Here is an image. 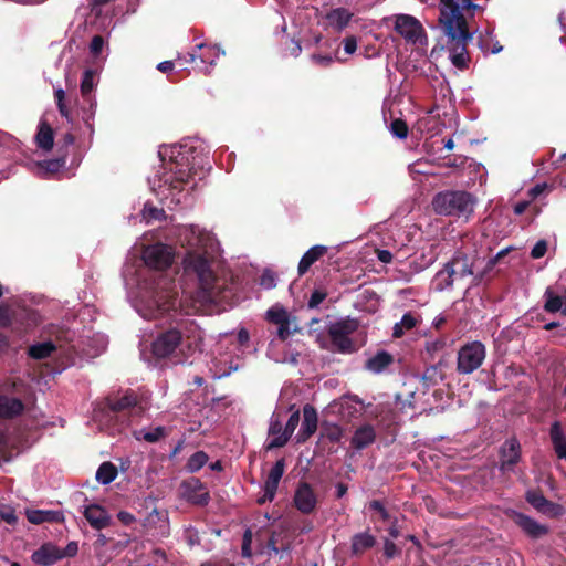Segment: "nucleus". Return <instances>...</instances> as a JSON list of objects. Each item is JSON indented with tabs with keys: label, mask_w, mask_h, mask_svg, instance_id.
I'll use <instances>...</instances> for the list:
<instances>
[{
	"label": "nucleus",
	"mask_w": 566,
	"mask_h": 566,
	"mask_svg": "<svg viewBox=\"0 0 566 566\" xmlns=\"http://www.w3.org/2000/svg\"><path fill=\"white\" fill-rule=\"evenodd\" d=\"M171 285L172 282L160 280L148 300V310L151 318H157L171 311L174 312L172 325L159 333L153 342V354L157 358H166L175 354L184 337L200 338L198 324L181 312H178L180 306L178 292Z\"/></svg>",
	"instance_id": "f257e3e1"
},
{
	"label": "nucleus",
	"mask_w": 566,
	"mask_h": 566,
	"mask_svg": "<svg viewBox=\"0 0 566 566\" xmlns=\"http://www.w3.org/2000/svg\"><path fill=\"white\" fill-rule=\"evenodd\" d=\"M439 22L443 33L448 36L447 45L450 60L459 70L468 69V43L472 39L467 20L460 12L454 0H440Z\"/></svg>",
	"instance_id": "f03ea898"
},
{
	"label": "nucleus",
	"mask_w": 566,
	"mask_h": 566,
	"mask_svg": "<svg viewBox=\"0 0 566 566\" xmlns=\"http://www.w3.org/2000/svg\"><path fill=\"white\" fill-rule=\"evenodd\" d=\"M182 263L185 273L196 274L205 302L218 303L222 300V290L211 268L212 261L209 258L196 251H188Z\"/></svg>",
	"instance_id": "7ed1b4c3"
},
{
	"label": "nucleus",
	"mask_w": 566,
	"mask_h": 566,
	"mask_svg": "<svg viewBox=\"0 0 566 566\" xmlns=\"http://www.w3.org/2000/svg\"><path fill=\"white\" fill-rule=\"evenodd\" d=\"M148 408V402L143 396L132 389L124 391L122 396H107L94 407L95 419H112L123 412L140 417Z\"/></svg>",
	"instance_id": "20e7f679"
},
{
	"label": "nucleus",
	"mask_w": 566,
	"mask_h": 566,
	"mask_svg": "<svg viewBox=\"0 0 566 566\" xmlns=\"http://www.w3.org/2000/svg\"><path fill=\"white\" fill-rule=\"evenodd\" d=\"M167 170L160 176V187L167 186L171 191L184 190L192 179L193 165L189 163V149L179 147L171 151Z\"/></svg>",
	"instance_id": "39448f33"
},
{
	"label": "nucleus",
	"mask_w": 566,
	"mask_h": 566,
	"mask_svg": "<svg viewBox=\"0 0 566 566\" xmlns=\"http://www.w3.org/2000/svg\"><path fill=\"white\" fill-rule=\"evenodd\" d=\"M474 203V197L463 190L441 191L432 199V208L436 213L458 218H468L473 212Z\"/></svg>",
	"instance_id": "423d86ee"
},
{
	"label": "nucleus",
	"mask_w": 566,
	"mask_h": 566,
	"mask_svg": "<svg viewBox=\"0 0 566 566\" xmlns=\"http://www.w3.org/2000/svg\"><path fill=\"white\" fill-rule=\"evenodd\" d=\"M476 275L473 271V260L463 251H457L443 269L436 274L437 290L443 291L453 286L455 280Z\"/></svg>",
	"instance_id": "0eeeda50"
},
{
	"label": "nucleus",
	"mask_w": 566,
	"mask_h": 566,
	"mask_svg": "<svg viewBox=\"0 0 566 566\" xmlns=\"http://www.w3.org/2000/svg\"><path fill=\"white\" fill-rule=\"evenodd\" d=\"M358 328L356 319L346 318L332 323L328 326L327 334L331 338L334 349L340 354H352L356 352V346L350 335Z\"/></svg>",
	"instance_id": "6e6552de"
},
{
	"label": "nucleus",
	"mask_w": 566,
	"mask_h": 566,
	"mask_svg": "<svg viewBox=\"0 0 566 566\" xmlns=\"http://www.w3.org/2000/svg\"><path fill=\"white\" fill-rule=\"evenodd\" d=\"M486 356L483 343L473 340L460 347L457 358V371L460 375H469L479 369Z\"/></svg>",
	"instance_id": "1a4fd4ad"
},
{
	"label": "nucleus",
	"mask_w": 566,
	"mask_h": 566,
	"mask_svg": "<svg viewBox=\"0 0 566 566\" xmlns=\"http://www.w3.org/2000/svg\"><path fill=\"white\" fill-rule=\"evenodd\" d=\"M522 461V446L516 437L506 439L499 448V471L503 474L515 473Z\"/></svg>",
	"instance_id": "9d476101"
},
{
	"label": "nucleus",
	"mask_w": 566,
	"mask_h": 566,
	"mask_svg": "<svg viewBox=\"0 0 566 566\" xmlns=\"http://www.w3.org/2000/svg\"><path fill=\"white\" fill-rule=\"evenodd\" d=\"M143 258L147 266L163 271L171 265L174 253L170 247L157 243L146 248Z\"/></svg>",
	"instance_id": "9b49d317"
},
{
	"label": "nucleus",
	"mask_w": 566,
	"mask_h": 566,
	"mask_svg": "<svg viewBox=\"0 0 566 566\" xmlns=\"http://www.w3.org/2000/svg\"><path fill=\"white\" fill-rule=\"evenodd\" d=\"M182 496L191 504L206 506L210 501V494L206 485L197 478H190L181 483Z\"/></svg>",
	"instance_id": "f8f14e48"
},
{
	"label": "nucleus",
	"mask_w": 566,
	"mask_h": 566,
	"mask_svg": "<svg viewBox=\"0 0 566 566\" xmlns=\"http://www.w3.org/2000/svg\"><path fill=\"white\" fill-rule=\"evenodd\" d=\"M395 31L407 42L416 43L423 33L421 23L412 15L398 14L395 21Z\"/></svg>",
	"instance_id": "ddd939ff"
},
{
	"label": "nucleus",
	"mask_w": 566,
	"mask_h": 566,
	"mask_svg": "<svg viewBox=\"0 0 566 566\" xmlns=\"http://www.w3.org/2000/svg\"><path fill=\"white\" fill-rule=\"evenodd\" d=\"M509 516L528 537L533 539H538L549 533L547 525L539 524L537 521L524 513L511 511Z\"/></svg>",
	"instance_id": "4468645a"
},
{
	"label": "nucleus",
	"mask_w": 566,
	"mask_h": 566,
	"mask_svg": "<svg viewBox=\"0 0 566 566\" xmlns=\"http://www.w3.org/2000/svg\"><path fill=\"white\" fill-rule=\"evenodd\" d=\"M285 470V459L281 458L279 459L272 469L270 470L266 480L264 482L263 491L264 494L262 497L258 500L259 504H264L265 502H271L275 497L277 486L280 483V480L282 479Z\"/></svg>",
	"instance_id": "2eb2a0df"
},
{
	"label": "nucleus",
	"mask_w": 566,
	"mask_h": 566,
	"mask_svg": "<svg viewBox=\"0 0 566 566\" xmlns=\"http://www.w3.org/2000/svg\"><path fill=\"white\" fill-rule=\"evenodd\" d=\"M294 505L303 514H311L317 505V496L307 482H300L294 494Z\"/></svg>",
	"instance_id": "dca6fc26"
},
{
	"label": "nucleus",
	"mask_w": 566,
	"mask_h": 566,
	"mask_svg": "<svg viewBox=\"0 0 566 566\" xmlns=\"http://www.w3.org/2000/svg\"><path fill=\"white\" fill-rule=\"evenodd\" d=\"M94 87V72L92 70H86L83 74V78L81 81V94L82 97L88 103V108L83 109V120L85 122L86 126L93 130V126L91 120L94 118L95 115V103L92 101V91Z\"/></svg>",
	"instance_id": "f3484780"
},
{
	"label": "nucleus",
	"mask_w": 566,
	"mask_h": 566,
	"mask_svg": "<svg viewBox=\"0 0 566 566\" xmlns=\"http://www.w3.org/2000/svg\"><path fill=\"white\" fill-rule=\"evenodd\" d=\"M318 417L316 409L306 403L303 407V421L301 424V429L296 436V440L298 443H304L307 441L317 430Z\"/></svg>",
	"instance_id": "a211bd4d"
},
{
	"label": "nucleus",
	"mask_w": 566,
	"mask_h": 566,
	"mask_svg": "<svg viewBox=\"0 0 566 566\" xmlns=\"http://www.w3.org/2000/svg\"><path fill=\"white\" fill-rule=\"evenodd\" d=\"M196 49H198L200 53L196 51L188 53L189 57L185 60L186 62L195 63L197 60H200L201 63L212 66L216 64L220 54H224V51H221L218 45L212 44L200 43L196 45Z\"/></svg>",
	"instance_id": "6ab92c4d"
},
{
	"label": "nucleus",
	"mask_w": 566,
	"mask_h": 566,
	"mask_svg": "<svg viewBox=\"0 0 566 566\" xmlns=\"http://www.w3.org/2000/svg\"><path fill=\"white\" fill-rule=\"evenodd\" d=\"M83 515L88 524L97 531H101L111 524V515L103 506L98 504H91L85 506Z\"/></svg>",
	"instance_id": "aec40b11"
},
{
	"label": "nucleus",
	"mask_w": 566,
	"mask_h": 566,
	"mask_svg": "<svg viewBox=\"0 0 566 566\" xmlns=\"http://www.w3.org/2000/svg\"><path fill=\"white\" fill-rule=\"evenodd\" d=\"M268 555L277 556L283 566H290L292 563V545L290 542H281L276 538V534L272 533L266 543Z\"/></svg>",
	"instance_id": "412c9836"
},
{
	"label": "nucleus",
	"mask_w": 566,
	"mask_h": 566,
	"mask_svg": "<svg viewBox=\"0 0 566 566\" xmlns=\"http://www.w3.org/2000/svg\"><path fill=\"white\" fill-rule=\"evenodd\" d=\"M549 440L555 455L566 461V434L559 421H554L549 427Z\"/></svg>",
	"instance_id": "4be33fe9"
},
{
	"label": "nucleus",
	"mask_w": 566,
	"mask_h": 566,
	"mask_svg": "<svg viewBox=\"0 0 566 566\" xmlns=\"http://www.w3.org/2000/svg\"><path fill=\"white\" fill-rule=\"evenodd\" d=\"M62 558L61 551L52 544H43L32 554V560L41 566H51Z\"/></svg>",
	"instance_id": "5701e85b"
},
{
	"label": "nucleus",
	"mask_w": 566,
	"mask_h": 566,
	"mask_svg": "<svg viewBox=\"0 0 566 566\" xmlns=\"http://www.w3.org/2000/svg\"><path fill=\"white\" fill-rule=\"evenodd\" d=\"M376 440V431L375 428L369 424H363L358 427L352 439H350V446L356 450H363L370 444H373Z\"/></svg>",
	"instance_id": "b1692460"
},
{
	"label": "nucleus",
	"mask_w": 566,
	"mask_h": 566,
	"mask_svg": "<svg viewBox=\"0 0 566 566\" xmlns=\"http://www.w3.org/2000/svg\"><path fill=\"white\" fill-rule=\"evenodd\" d=\"M394 356L387 350H378L374 356L369 357L364 368L373 374H381L394 364Z\"/></svg>",
	"instance_id": "393cba45"
},
{
	"label": "nucleus",
	"mask_w": 566,
	"mask_h": 566,
	"mask_svg": "<svg viewBox=\"0 0 566 566\" xmlns=\"http://www.w3.org/2000/svg\"><path fill=\"white\" fill-rule=\"evenodd\" d=\"M298 423H300V410H295L290 416V418L284 427L283 434L273 438L266 446V449L271 450V449L284 447L287 443V441L290 440L293 432L295 431Z\"/></svg>",
	"instance_id": "a878e982"
},
{
	"label": "nucleus",
	"mask_w": 566,
	"mask_h": 566,
	"mask_svg": "<svg viewBox=\"0 0 566 566\" xmlns=\"http://www.w3.org/2000/svg\"><path fill=\"white\" fill-rule=\"evenodd\" d=\"M376 537L368 531L356 533L352 537L350 553L353 556L359 557L366 551L376 545Z\"/></svg>",
	"instance_id": "bb28decb"
},
{
	"label": "nucleus",
	"mask_w": 566,
	"mask_h": 566,
	"mask_svg": "<svg viewBox=\"0 0 566 566\" xmlns=\"http://www.w3.org/2000/svg\"><path fill=\"white\" fill-rule=\"evenodd\" d=\"M24 403L21 399L8 396H0V418L13 419L24 411Z\"/></svg>",
	"instance_id": "cd10ccee"
},
{
	"label": "nucleus",
	"mask_w": 566,
	"mask_h": 566,
	"mask_svg": "<svg viewBox=\"0 0 566 566\" xmlns=\"http://www.w3.org/2000/svg\"><path fill=\"white\" fill-rule=\"evenodd\" d=\"M27 518L31 524L61 523L64 521V515L61 511L53 510H28L25 512Z\"/></svg>",
	"instance_id": "c85d7f7f"
},
{
	"label": "nucleus",
	"mask_w": 566,
	"mask_h": 566,
	"mask_svg": "<svg viewBox=\"0 0 566 566\" xmlns=\"http://www.w3.org/2000/svg\"><path fill=\"white\" fill-rule=\"evenodd\" d=\"M326 252L327 248L321 244L314 245L307 250L300 260L297 266L298 276H303L310 270V268Z\"/></svg>",
	"instance_id": "c756f323"
},
{
	"label": "nucleus",
	"mask_w": 566,
	"mask_h": 566,
	"mask_svg": "<svg viewBox=\"0 0 566 566\" xmlns=\"http://www.w3.org/2000/svg\"><path fill=\"white\" fill-rule=\"evenodd\" d=\"M353 15L354 14L348 9L339 7L328 11L325 19L328 21L331 27L342 31L349 24Z\"/></svg>",
	"instance_id": "7c9ffc66"
},
{
	"label": "nucleus",
	"mask_w": 566,
	"mask_h": 566,
	"mask_svg": "<svg viewBox=\"0 0 566 566\" xmlns=\"http://www.w3.org/2000/svg\"><path fill=\"white\" fill-rule=\"evenodd\" d=\"M525 500L541 513H552L557 507L555 503L544 496L541 490H528L525 493Z\"/></svg>",
	"instance_id": "2f4dec72"
},
{
	"label": "nucleus",
	"mask_w": 566,
	"mask_h": 566,
	"mask_svg": "<svg viewBox=\"0 0 566 566\" xmlns=\"http://www.w3.org/2000/svg\"><path fill=\"white\" fill-rule=\"evenodd\" d=\"M35 143L42 150H51L54 145V132L46 120H41L35 135Z\"/></svg>",
	"instance_id": "473e14b6"
},
{
	"label": "nucleus",
	"mask_w": 566,
	"mask_h": 566,
	"mask_svg": "<svg viewBox=\"0 0 566 566\" xmlns=\"http://www.w3.org/2000/svg\"><path fill=\"white\" fill-rule=\"evenodd\" d=\"M446 347L447 340L444 337L427 340L422 352L423 360L433 363L437 357L447 353Z\"/></svg>",
	"instance_id": "72a5a7b5"
},
{
	"label": "nucleus",
	"mask_w": 566,
	"mask_h": 566,
	"mask_svg": "<svg viewBox=\"0 0 566 566\" xmlns=\"http://www.w3.org/2000/svg\"><path fill=\"white\" fill-rule=\"evenodd\" d=\"M56 349L53 342H43L31 345L28 349V355L36 360L45 359L50 357Z\"/></svg>",
	"instance_id": "f704fd0d"
},
{
	"label": "nucleus",
	"mask_w": 566,
	"mask_h": 566,
	"mask_svg": "<svg viewBox=\"0 0 566 566\" xmlns=\"http://www.w3.org/2000/svg\"><path fill=\"white\" fill-rule=\"evenodd\" d=\"M118 471L114 463L111 461L103 462L96 471V480L106 485L112 483L117 478Z\"/></svg>",
	"instance_id": "c9c22d12"
},
{
	"label": "nucleus",
	"mask_w": 566,
	"mask_h": 566,
	"mask_svg": "<svg viewBox=\"0 0 566 566\" xmlns=\"http://www.w3.org/2000/svg\"><path fill=\"white\" fill-rule=\"evenodd\" d=\"M510 250H511V248L502 249L494 256L489 259L483 271H481V272L476 273V275H474V277L471 282V285H473V286L479 285L483 281L485 274L488 272H490L491 270H493V268L510 252Z\"/></svg>",
	"instance_id": "e433bc0d"
},
{
	"label": "nucleus",
	"mask_w": 566,
	"mask_h": 566,
	"mask_svg": "<svg viewBox=\"0 0 566 566\" xmlns=\"http://www.w3.org/2000/svg\"><path fill=\"white\" fill-rule=\"evenodd\" d=\"M446 375L442 370H438L437 366H428L421 377L422 385L427 388L437 386L439 382L443 381Z\"/></svg>",
	"instance_id": "4c0bfd02"
},
{
	"label": "nucleus",
	"mask_w": 566,
	"mask_h": 566,
	"mask_svg": "<svg viewBox=\"0 0 566 566\" xmlns=\"http://www.w3.org/2000/svg\"><path fill=\"white\" fill-rule=\"evenodd\" d=\"M344 432L342 427L335 423L324 422L321 428V438L327 439L333 443H337L343 438Z\"/></svg>",
	"instance_id": "58836bf2"
},
{
	"label": "nucleus",
	"mask_w": 566,
	"mask_h": 566,
	"mask_svg": "<svg viewBox=\"0 0 566 566\" xmlns=\"http://www.w3.org/2000/svg\"><path fill=\"white\" fill-rule=\"evenodd\" d=\"M209 460L208 454L205 451L195 452L187 461L186 469L190 473L199 471Z\"/></svg>",
	"instance_id": "ea45409f"
},
{
	"label": "nucleus",
	"mask_w": 566,
	"mask_h": 566,
	"mask_svg": "<svg viewBox=\"0 0 566 566\" xmlns=\"http://www.w3.org/2000/svg\"><path fill=\"white\" fill-rule=\"evenodd\" d=\"M54 97H55L56 106H57V109H59L61 116L66 118L67 120H71V109L66 105L64 90H62V88L55 90Z\"/></svg>",
	"instance_id": "a19ab883"
},
{
	"label": "nucleus",
	"mask_w": 566,
	"mask_h": 566,
	"mask_svg": "<svg viewBox=\"0 0 566 566\" xmlns=\"http://www.w3.org/2000/svg\"><path fill=\"white\" fill-rule=\"evenodd\" d=\"M266 318L273 324L287 323L290 319L289 313L283 307H272L266 312Z\"/></svg>",
	"instance_id": "79ce46f5"
},
{
	"label": "nucleus",
	"mask_w": 566,
	"mask_h": 566,
	"mask_svg": "<svg viewBox=\"0 0 566 566\" xmlns=\"http://www.w3.org/2000/svg\"><path fill=\"white\" fill-rule=\"evenodd\" d=\"M390 133L399 139L407 138L409 133L407 123L401 118H395L390 123Z\"/></svg>",
	"instance_id": "37998d69"
},
{
	"label": "nucleus",
	"mask_w": 566,
	"mask_h": 566,
	"mask_svg": "<svg viewBox=\"0 0 566 566\" xmlns=\"http://www.w3.org/2000/svg\"><path fill=\"white\" fill-rule=\"evenodd\" d=\"M167 436V430L165 427H156L153 428L143 434V439L147 442L155 443L159 441L160 439L165 438Z\"/></svg>",
	"instance_id": "c03bdc74"
},
{
	"label": "nucleus",
	"mask_w": 566,
	"mask_h": 566,
	"mask_svg": "<svg viewBox=\"0 0 566 566\" xmlns=\"http://www.w3.org/2000/svg\"><path fill=\"white\" fill-rule=\"evenodd\" d=\"M17 312L8 305H0V327H9L15 318Z\"/></svg>",
	"instance_id": "a18cd8bd"
},
{
	"label": "nucleus",
	"mask_w": 566,
	"mask_h": 566,
	"mask_svg": "<svg viewBox=\"0 0 566 566\" xmlns=\"http://www.w3.org/2000/svg\"><path fill=\"white\" fill-rule=\"evenodd\" d=\"M326 297L327 291L325 289H315L310 296L307 307L311 310L317 308Z\"/></svg>",
	"instance_id": "49530a36"
},
{
	"label": "nucleus",
	"mask_w": 566,
	"mask_h": 566,
	"mask_svg": "<svg viewBox=\"0 0 566 566\" xmlns=\"http://www.w3.org/2000/svg\"><path fill=\"white\" fill-rule=\"evenodd\" d=\"M0 520L4 521L9 525H15L18 523L15 510L8 505H0Z\"/></svg>",
	"instance_id": "de8ad7c7"
},
{
	"label": "nucleus",
	"mask_w": 566,
	"mask_h": 566,
	"mask_svg": "<svg viewBox=\"0 0 566 566\" xmlns=\"http://www.w3.org/2000/svg\"><path fill=\"white\" fill-rule=\"evenodd\" d=\"M65 158L64 157H60V158H55V159H49V160H44L43 164H42V167L48 171V172H57L61 168H63L65 166Z\"/></svg>",
	"instance_id": "09e8293b"
},
{
	"label": "nucleus",
	"mask_w": 566,
	"mask_h": 566,
	"mask_svg": "<svg viewBox=\"0 0 566 566\" xmlns=\"http://www.w3.org/2000/svg\"><path fill=\"white\" fill-rule=\"evenodd\" d=\"M251 544H252V531L250 528H248L243 533L242 547H241V554L245 558H250L252 556Z\"/></svg>",
	"instance_id": "8fccbe9b"
},
{
	"label": "nucleus",
	"mask_w": 566,
	"mask_h": 566,
	"mask_svg": "<svg viewBox=\"0 0 566 566\" xmlns=\"http://www.w3.org/2000/svg\"><path fill=\"white\" fill-rule=\"evenodd\" d=\"M546 252H547V241L538 240L531 250V258L532 259H541L546 254Z\"/></svg>",
	"instance_id": "3c124183"
},
{
	"label": "nucleus",
	"mask_w": 566,
	"mask_h": 566,
	"mask_svg": "<svg viewBox=\"0 0 566 566\" xmlns=\"http://www.w3.org/2000/svg\"><path fill=\"white\" fill-rule=\"evenodd\" d=\"M400 553H401V551L397 547V545L392 541L385 539L384 555L387 559H392L394 557L398 556Z\"/></svg>",
	"instance_id": "603ef678"
},
{
	"label": "nucleus",
	"mask_w": 566,
	"mask_h": 566,
	"mask_svg": "<svg viewBox=\"0 0 566 566\" xmlns=\"http://www.w3.org/2000/svg\"><path fill=\"white\" fill-rule=\"evenodd\" d=\"M419 321L418 318L410 312L403 314L400 326L403 327L405 331H411L418 325Z\"/></svg>",
	"instance_id": "864d4df0"
},
{
	"label": "nucleus",
	"mask_w": 566,
	"mask_h": 566,
	"mask_svg": "<svg viewBox=\"0 0 566 566\" xmlns=\"http://www.w3.org/2000/svg\"><path fill=\"white\" fill-rule=\"evenodd\" d=\"M260 285L264 289H273L275 286V275L273 272L266 270L260 276Z\"/></svg>",
	"instance_id": "5fc2aeb1"
},
{
	"label": "nucleus",
	"mask_w": 566,
	"mask_h": 566,
	"mask_svg": "<svg viewBox=\"0 0 566 566\" xmlns=\"http://www.w3.org/2000/svg\"><path fill=\"white\" fill-rule=\"evenodd\" d=\"M369 509L378 512L382 521H389L390 515L386 510L385 505L379 500H373L369 503Z\"/></svg>",
	"instance_id": "6e6d98bb"
},
{
	"label": "nucleus",
	"mask_w": 566,
	"mask_h": 566,
	"mask_svg": "<svg viewBox=\"0 0 566 566\" xmlns=\"http://www.w3.org/2000/svg\"><path fill=\"white\" fill-rule=\"evenodd\" d=\"M283 424L279 418H272L269 427V436L279 437L283 434Z\"/></svg>",
	"instance_id": "4d7b16f0"
},
{
	"label": "nucleus",
	"mask_w": 566,
	"mask_h": 566,
	"mask_svg": "<svg viewBox=\"0 0 566 566\" xmlns=\"http://www.w3.org/2000/svg\"><path fill=\"white\" fill-rule=\"evenodd\" d=\"M103 45H104L103 36L94 35L92 38L91 43H90L91 53L94 54V55H98L102 52V50H103Z\"/></svg>",
	"instance_id": "13d9d810"
},
{
	"label": "nucleus",
	"mask_w": 566,
	"mask_h": 566,
	"mask_svg": "<svg viewBox=\"0 0 566 566\" xmlns=\"http://www.w3.org/2000/svg\"><path fill=\"white\" fill-rule=\"evenodd\" d=\"M165 214V211L163 209H158L155 207H148L147 205L144 208V216L148 219H156L159 220Z\"/></svg>",
	"instance_id": "bf43d9fd"
},
{
	"label": "nucleus",
	"mask_w": 566,
	"mask_h": 566,
	"mask_svg": "<svg viewBox=\"0 0 566 566\" xmlns=\"http://www.w3.org/2000/svg\"><path fill=\"white\" fill-rule=\"evenodd\" d=\"M312 61L319 66L328 67L333 63V57L331 55L313 54Z\"/></svg>",
	"instance_id": "052dcab7"
},
{
	"label": "nucleus",
	"mask_w": 566,
	"mask_h": 566,
	"mask_svg": "<svg viewBox=\"0 0 566 566\" xmlns=\"http://www.w3.org/2000/svg\"><path fill=\"white\" fill-rule=\"evenodd\" d=\"M344 50L347 54H353L357 49V40L354 35L346 36L343 40Z\"/></svg>",
	"instance_id": "680f3d73"
},
{
	"label": "nucleus",
	"mask_w": 566,
	"mask_h": 566,
	"mask_svg": "<svg viewBox=\"0 0 566 566\" xmlns=\"http://www.w3.org/2000/svg\"><path fill=\"white\" fill-rule=\"evenodd\" d=\"M277 326H279V328H277V336H279V338L282 339V340L287 339L289 336L292 334V331L290 328V319H287L286 324L285 323L284 324L281 323Z\"/></svg>",
	"instance_id": "e2e57ef3"
},
{
	"label": "nucleus",
	"mask_w": 566,
	"mask_h": 566,
	"mask_svg": "<svg viewBox=\"0 0 566 566\" xmlns=\"http://www.w3.org/2000/svg\"><path fill=\"white\" fill-rule=\"evenodd\" d=\"M560 327H562V324L559 322H551L543 326V328L545 331H553V329L559 328L556 332V335L559 337H565L566 336V327H564V328H560Z\"/></svg>",
	"instance_id": "0e129e2a"
},
{
	"label": "nucleus",
	"mask_w": 566,
	"mask_h": 566,
	"mask_svg": "<svg viewBox=\"0 0 566 566\" xmlns=\"http://www.w3.org/2000/svg\"><path fill=\"white\" fill-rule=\"evenodd\" d=\"M117 518L126 526L133 524L136 521L135 516L126 511H119Z\"/></svg>",
	"instance_id": "69168bd1"
},
{
	"label": "nucleus",
	"mask_w": 566,
	"mask_h": 566,
	"mask_svg": "<svg viewBox=\"0 0 566 566\" xmlns=\"http://www.w3.org/2000/svg\"><path fill=\"white\" fill-rule=\"evenodd\" d=\"M78 546L76 542H70L64 551H61L63 557H73L77 554Z\"/></svg>",
	"instance_id": "338daca9"
},
{
	"label": "nucleus",
	"mask_w": 566,
	"mask_h": 566,
	"mask_svg": "<svg viewBox=\"0 0 566 566\" xmlns=\"http://www.w3.org/2000/svg\"><path fill=\"white\" fill-rule=\"evenodd\" d=\"M437 361L436 363H432L431 365L432 366H437L438 367V370H442V368L447 367L448 366V363H449V355L446 353L443 355H440L439 357L436 358Z\"/></svg>",
	"instance_id": "774afa93"
}]
</instances>
